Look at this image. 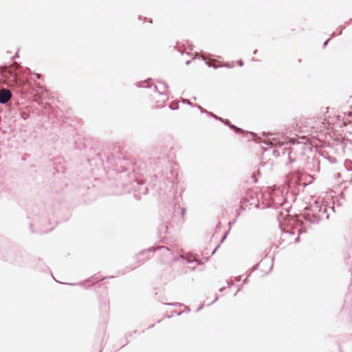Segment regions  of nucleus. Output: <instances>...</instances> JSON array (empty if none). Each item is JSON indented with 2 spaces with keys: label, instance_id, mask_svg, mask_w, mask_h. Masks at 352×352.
I'll return each mask as SVG.
<instances>
[{
  "label": "nucleus",
  "instance_id": "obj_1",
  "mask_svg": "<svg viewBox=\"0 0 352 352\" xmlns=\"http://www.w3.org/2000/svg\"><path fill=\"white\" fill-rule=\"evenodd\" d=\"M12 94L10 90L3 89L0 91V103L6 104L11 98Z\"/></svg>",
  "mask_w": 352,
  "mask_h": 352
},
{
  "label": "nucleus",
  "instance_id": "obj_2",
  "mask_svg": "<svg viewBox=\"0 0 352 352\" xmlns=\"http://www.w3.org/2000/svg\"><path fill=\"white\" fill-rule=\"evenodd\" d=\"M239 65L240 66H241V65H243V63H242L241 61H239Z\"/></svg>",
  "mask_w": 352,
  "mask_h": 352
},
{
  "label": "nucleus",
  "instance_id": "obj_3",
  "mask_svg": "<svg viewBox=\"0 0 352 352\" xmlns=\"http://www.w3.org/2000/svg\"><path fill=\"white\" fill-rule=\"evenodd\" d=\"M327 44V41L324 43V47L326 46Z\"/></svg>",
  "mask_w": 352,
  "mask_h": 352
}]
</instances>
